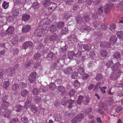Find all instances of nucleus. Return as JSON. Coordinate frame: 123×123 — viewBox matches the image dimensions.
<instances>
[{
    "instance_id": "obj_32",
    "label": "nucleus",
    "mask_w": 123,
    "mask_h": 123,
    "mask_svg": "<svg viewBox=\"0 0 123 123\" xmlns=\"http://www.w3.org/2000/svg\"><path fill=\"white\" fill-rule=\"evenodd\" d=\"M53 53L50 52L46 56V57L49 60H52L53 58Z\"/></svg>"
},
{
    "instance_id": "obj_14",
    "label": "nucleus",
    "mask_w": 123,
    "mask_h": 123,
    "mask_svg": "<svg viewBox=\"0 0 123 123\" xmlns=\"http://www.w3.org/2000/svg\"><path fill=\"white\" fill-rule=\"evenodd\" d=\"M23 106L19 105L15 106L13 109L15 111L18 112L21 111L23 109Z\"/></svg>"
},
{
    "instance_id": "obj_18",
    "label": "nucleus",
    "mask_w": 123,
    "mask_h": 123,
    "mask_svg": "<svg viewBox=\"0 0 123 123\" xmlns=\"http://www.w3.org/2000/svg\"><path fill=\"white\" fill-rule=\"evenodd\" d=\"M40 5L38 2L36 1L33 3L31 7L33 9H36L39 8Z\"/></svg>"
},
{
    "instance_id": "obj_21",
    "label": "nucleus",
    "mask_w": 123,
    "mask_h": 123,
    "mask_svg": "<svg viewBox=\"0 0 123 123\" xmlns=\"http://www.w3.org/2000/svg\"><path fill=\"white\" fill-rule=\"evenodd\" d=\"M30 108L31 110L34 113L36 112L37 108L35 105L31 104L30 106Z\"/></svg>"
},
{
    "instance_id": "obj_41",
    "label": "nucleus",
    "mask_w": 123,
    "mask_h": 123,
    "mask_svg": "<svg viewBox=\"0 0 123 123\" xmlns=\"http://www.w3.org/2000/svg\"><path fill=\"white\" fill-rule=\"evenodd\" d=\"M103 78V76L100 74H98L95 78L96 80L97 81H98Z\"/></svg>"
},
{
    "instance_id": "obj_31",
    "label": "nucleus",
    "mask_w": 123,
    "mask_h": 123,
    "mask_svg": "<svg viewBox=\"0 0 123 123\" xmlns=\"http://www.w3.org/2000/svg\"><path fill=\"white\" fill-rule=\"evenodd\" d=\"M117 34L118 37L120 39H123V31H118L117 32Z\"/></svg>"
},
{
    "instance_id": "obj_40",
    "label": "nucleus",
    "mask_w": 123,
    "mask_h": 123,
    "mask_svg": "<svg viewBox=\"0 0 123 123\" xmlns=\"http://www.w3.org/2000/svg\"><path fill=\"white\" fill-rule=\"evenodd\" d=\"M57 89L58 91L62 93H63L65 91V88L62 86H60L58 87Z\"/></svg>"
},
{
    "instance_id": "obj_25",
    "label": "nucleus",
    "mask_w": 123,
    "mask_h": 123,
    "mask_svg": "<svg viewBox=\"0 0 123 123\" xmlns=\"http://www.w3.org/2000/svg\"><path fill=\"white\" fill-rule=\"evenodd\" d=\"M75 53L74 52L72 51L69 52L68 54V57L70 60H71L73 58V56H74Z\"/></svg>"
},
{
    "instance_id": "obj_1",
    "label": "nucleus",
    "mask_w": 123,
    "mask_h": 123,
    "mask_svg": "<svg viewBox=\"0 0 123 123\" xmlns=\"http://www.w3.org/2000/svg\"><path fill=\"white\" fill-rule=\"evenodd\" d=\"M89 100L90 98H89L84 97L83 96L80 95L79 97L76 102L79 105L82 102L84 104L86 105L88 104Z\"/></svg>"
},
{
    "instance_id": "obj_13",
    "label": "nucleus",
    "mask_w": 123,
    "mask_h": 123,
    "mask_svg": "<svg viewBox=\"0 0 123 123\" xmlns=\"http://www.w3.org/2000/svg\"><path fill=\"white\" fill-rule=\"evenodd\" d=\"M64 23L62 22H60L58 23H55L54 27L56 29H61V28L63 27L64 25Z\"/></svg>"
},
{
    "instance_id": "obj_29",
    "label": "nucleus",
    "mask_w": 123,
    "mask_h": 123,
    "mask_svg": "<svg viewBox=\"0 0 123 123\" xmlns=\"http://www.w3.org/2000/svg\"><path fill=\"white\" fill-rule=\"evenodd\" d=\"M65 116H66L68 117L71 118L73 117L74 114L72 112L70 111H68L66 112Z\"/></svg>"
},
{
    "instance_id": "obj_20",
    "label": "nucleus",
    "mask_w": 123,
    "mask_h": 123,
    "mask_svg": "<svg viewBox=\"0 0 123 123\" xmlns=\"http://www.w3.org/2000/svg\"><path fill=\"white\" fill-rule=\"evenodd\" d=\"M117 37L115 35H113L111 36L110 39V41L112 43L115 44V43L117 39Z\"/></svg>"
},
{
    "instance_id": "obj_48",
    "label": "nucleus",
    "mask_w": 123,
    "mask_h": 123,
    "mask_svg": "<svg viewBox=\"0 0 123 123\" xmlns=\"http://www.w3.org/2000/svg\"><path fill=\"white\" fill-rule=\"evenodd\" d=\"M68 101V100L67 98L64 97L63 98L62 102V104L64 106H65L66 105Z\"/></svg>"
},
{
    "instance_id": "obj_56",
    "label": "nucleus",
    "mask_w": 123,
    "mask_h": 123,
    "mask_svg": "<svg viewBox=\"0 0 123 123\" xmlns=\"http://www.w3.org/2000/svg\"><path fill=\"white\" fill-rule=\"evenodd\" d=\"M39 91V90L37 89H33L32 90L33 93L34 95H37L38 94Z\"/></svg>"
},
{
    "instance_id": "obj_28",
    "label": "nucleus",
    "mask_w": 123,
    "mask_h": 123,
    "mask_svg": "<svg viewBox=\"0 0 123 123\" xmlns=\"http://www.w3.org/2000/svg\"><path fill=\"white\" fill-rule=\"evenodd\" d=\"M113 102V100L110 98H108V100L106 101L105 102V103L106 104V105L109 106L112 104Z\"/></svg>"
},
{
    "instance_id": "obj_36",
    "label": "nucleus",
    "mask_w": 123,
    "mask_h": 123,
    "mask_svg": "<svg viewBox=\"0 0 123 123\" xmlns=\"http://www.w3.org/2000/svg\"><path fill=\"white\" fill-rule=\"evenodd\" d=\"M103 7L100 6L98 9L96 13L98 15H101L102 14L103 12V10L102 9Z\"/></svg>"
},
{
    "instance_id": "obj_7",
    "label": "nucleus",
    "mask_w": 123,
    "mask_h": 123,
    "mask_svg": "<svg viewBox=\"0 0 123 123\" xmlns=\"http://www.w3.org/2000/svg\"><path fill=\"white\" fill-rule=\"evenodd\" d=\"M33 46V44L32 42L29 41L26 42L23 45V48L25 49L27 47H29L31 48Z\"/></svg>"
},
{
    "instance_id": "obj_64",
    "label": "nucleus",
    "mask_w": 123,
    "mask_h": 123,
    "mask_svg": "<svg viewBox=\"0 0 123 123\" xmlns=\"http://www.w3.org/2000/svg\"><path fill=\"white\" fill-rule=\"evenodd\" d=\"M18 121V118H15L14 119L12 120L10 123H16Z\"/></svg>"
},
{
    "instance_id": "obj_23",
    "label": "nucleus",
    "mask_w": 123,
    "mask_h": 123,
    "mask_svg": "<svg viewBox=\"0 0 123 123\" xmlns=\"http://www.w3.org/2000/svg\"><path fill=\"white\" fill-rule=\"evenodd\" d=\"M91 44H89L85 45L83 46V48L86 51H88L91 49Z\"/></svg>"
},
{
    "instance_id": "obj_57",
    "label": "nucleus",
    "mask_w": 123,
    "mask_h": 123,
    "mask_svg": "<svg viewBox=\"0 0 123 123\" xmlns=\"http://www.w3.org/2000/svg\"><path fill=\"white\" fill-rule=\"evenodd\" d=\"M86 25L83 26L81 27L80 29V31L82 32H85V31H87Z\"/></svg>"
},
{
    "instance_id": "obj_5",
    "label": "nucleus",
    "mask_w": 123,
    "mask_h": 123,
    "mask_svg": "<svg viewBox=\"0 0 123 123\" xmlns=\"http://www.w3.org/2000/svg\"><path fill=\"white\" fill-rule=\"evenodd\" d=\"M113 4L111 2H109L104 7V11L105 13H108L111 8L113 6Z\"/></svg>"
},
{
    "instance_id": "obj_22",
    "label": "nucleus",
    "mask_w": 123,
    "mask_h": 123,
    "mask_svg": "<svg viewBox=\"0 0 123 123\" xmlns=\"http://www.w3.org/2000/svg\"><path fill=\"white\" fill-rule=\"evenodd\" d=\"M61 116L59 114H56L54 116V119L56 121L59 122L61 120Z\"/></svg>"
},
{
    "instance_id": "obj_42",
    "label": "nucleus",
    "mask_w": 123,
    "mask_h": 123,
    "mask_svg": "<svg viewBox=\"0 0 123 123\" xmlns=\"http://www.w3.org/2000/svg\"><path fill=\"white\" fill-rule=\"evenodd\" d=\"M90 20V18L88 16L86 15L84 17V23H86L88 22Z\"/></svg>"
},
{
    "instance_id": "obj_61",
    "label": "nucleus",
    "mask_w": 123,
    "mask_h": 123,
    "mask_svg": "<svg viewBox=\"0 0 123 123\" xmlns=\"http://www.w3.org/2000/svg\"><path fill=\"white\" fill-rule=\"evenodd\" d=\"M5 72L2 69H0V79L3 77V75Z\"/></svg>"
},
{
    "instance_id": "obj_60",
    "label": "nucleus",
    "mask_w": 123,
    "mask_h": 123,
    "mask_svg": "<svg viewBox=\"0 0 123 123\" xmlns=\"http://www.w3.org/2000/svg\"><path fill=\"white\" fill-rule=\"evenodd\" d=\"M32 61L31 60L27 62V61H26L25 64V66L26 67H28L32 63Z\"/></svg>"
},
{
    "instance_id": "obj_9",
    "label": "nucleus",
    "mask_w": 123,
    "mask_h": 123,
    "mask_svg": "<svg viewBox=\"0 0 123 123\" xmlns=\"http://www.w3.org/2000/svg\"><path fill=\"white\" fill-rule=\"evenodd\" d=\"M8 76H12L15 72L13 69L11 67H10L7 70Z\"/></svg>"
},
{
    "instance_id": "obj_49",
    "label": "nucleus",
    "mask_w": 123,
    "mask_h": 123,
    "mask_svg": "<svg viewBox=\"0 0 123 123\" xmlns=\"http://www.w3.org/2000/svg\"><path fill=\"white\" fill-rule=\"evenodd\" d=\"M114 57L116 59H118L120 57V54L119 52H116L113 55Z\"/></svg>"
},
{
    "instance_id": "obj_16",
    "label": "nucleus",
    "mask_w": 123,
    "mask_h": 123,
    "mask_svg": "<svg viewBox=\"0 0 123 123\" xmlns=\"http://www.w3.org/2000/svg\"><path fill=\"white\" fill-rule=\"evenodd\" d=\"M39 92H43L44 93L47 92L48 91V89L45 86H41L39 88Z\"/></svg>"
},
{
    "instance_id": "obj_6",
    "label": "nucleus",
    "mask_w": 123,
    "mask_h": 123,
    "mask_svg": "<svg viewBox=\"0 0 123 123\" xmlns=\"http://www.w3.org/2000/svg\"><path fill=\"white\" fill-rule=\"evenodd\" d=\"M31 27L29 25H26L23 26L21 31L22 32L26 33L29 31L31 30Z\"/></svg>"
},
{
    "instance_id": "obj_3",
    "label": "nucleus",
    "mask_w": 123,
    "mask_h": 123,
    "mask_svg": "<svg viewBox=\"0 0 123 123\" xmlns=\"http://www.w3.org/2000/svg\"><path fill=\"white\" fill-rule=\"evenodd\" d=\"M84 115L82 114H80L77 115L72 120V123H76L79 122L83 118Z\"/></svg>"
},
{
    "instance_id": "obj_30",
    "label": "nucleus",
    "mask_w": 123,
    "mask_h": 123,
    "mask_svg": "<svg viewBox=\"0 0 123 123\" xmlns=\"http://www.w3.org/2000/svg\"><path fill=\"white\" fill-rule=\"evenodd\" d=\"M68 32V29L66 27H64L61 30V33L62 34H67Z\"/></svg>"
},
{
    "instance_id": "obj_26",
    "label": "nucleus",
    "mask_w": 123,
    "mask_h": 123,
    "mask_svg": "<svg viewBox=\"0 0 123 123\" xmlns=\"http://www.w3.org/2000/svg\"><path fill=\"white\" fill-rule=\"evenodd\" d=\"M31 100V98L28 97L27 98L25 104V107L26 108H27L30 104Z\"/></svg>"
},
{
    "instance_id": "obj_53",
    "label": "nucleus",
    "mask_w": 123,
    "mask_h": 123,
    "mask_svg": "<svg viewBox=\"0 0 123 123\" xmlns=\"http://www.w3.org/2000/svg\"><path fill=\"white\" fill-rule=\"evenodd\" d=\"M2 5L4 9H6L8 7L9 5L8 3H7L5 1H4Z\"/></svg>"
},
{
    "instance_id": "obj_47",
    "label": "nucleus",
    "mask_w": 123,
    "mask_h": 123,
    "mask_svg": "<svg viewBox=\"0 0 123 123\" xmlns=\"http://www.w3.org/2000/svg\"><path fill=\"white\" fill-rule=\"evenodd\" d=\"M40 31H39L38 30H37L35 31V33L34 34V36H35L40 37L41 36V34L40 32Z\"/></svg>"
},
{
    "instance_id": "obj_15",
    "label": "nucleus",
    "mask_w": 123,
    "mask_h": 123,
    "mask_svg": "<svg viewBox=\"0 0 123 123\" xmlns=\"http://www.w3.org/2000/svg\"><path fill=\"white\" fill-rule=\"evenodd\" d=\"M72 71V68L70 67L64 69L63 72L65 74L69 75Z\"/></svg>"
},
{
    "instance_id": "obj_4",
    "label": "nucleus",
    "mask_w": 123,
    "mask_h": 123,
    "mask_svg": "<svg viewBox=\"0 0 123 123\" xmlns=\"http://www.w3.org/2000/svg\"><path fill=\"white\" fill-rule=\"evenodd\" d=\"M36 73L33 72L31 73L29 77V80L31 83H33L36 78Z\"/></svg>"
},
{
    "instance_id": "obj_52",
    "label": "nucleus",
    "mask_w": 123,
    "mask_h": 123,
    "mask_svg": "<svg viewBox=\"0 0 123 123\" xmlns=\"http://www.w3.org/2000/svg\"><path fill=\"white\" fill-rule=\"evenodd\" d=\"M75 91L74 90H71L68 93V95L70 97L73 96L75 94Z\"/></svg>"
},
{
    "instance_id": "obj_46",
    "label": "nucleus",
    "mask_w": 123,
    "mask_h": 123,
    "mask_svg": "<svg viewBox=\"0 0 123 123\" xmlns=\"http://www.w3.org/2000/svg\"><path fill=\"white\" fill-rule=\"evenodd\" d=\"M40 55L39 53H37L35 54L33 58V60H36L37 59H39L40 58Z\"/></svg>"
},
{
    "instance_id": "obj_54",
    "label": "nucleus",
    "mask_w": 123,
    "mask_h": 123,
    "mask_svg": "<svg viewBox=\"0 0 123 123\" xmlns=\"http://www.w3.org/2000/svg\"><path fill=\"white\" fill-rule=\"evenodd\" d=\"M77 73L76 72H73L71 75L72 78L74 79L76 78L77 77Z\"/></svg>"
},
{
    "instance_id": "obj_45",
    "label": "nucleus",
    "mask_w": 123,
    "mask_h": 123,
    "mask_svg": "<svg viewBox=\"0 0 123 123\" xmlns=\"http://www.w3.org/2000/svg\"><path fill=\"white\" fill-rule=\"evenodd\" d=\"M120 66V64L119 63L116 62L114 65V66L112 67V69L113 70H115L118 67H119Z\"/></svg>"
},
{
    "instance_id": "obj_19",
    "label": "nucleus",
    "mask_w": 123,
    "mask_h": 123,
    "mask_svg": "<svg viewBox=\"0 0 123 123\" xmlns=\"http://www.w3.org/2000/svg\"><path fill=\"white\" fill-rule=\"evenodd\" d=\"M28 94V91L27 90L25 89L22 90L21 93V96L24 97H25Z\"/></svg>"
},
{
    "instance_id": "obj_50",
    "label": "nucleus",
    "mask_w": 123,
    "mask_h": 123,
    "mask_svg": "<svg viewBox=\"0 0 123 123\" xmlns=\"http://www.w3.org/2000/svg\"><path fill=\"white\" fill-rule=\"evenodd\" d=\"M113 63L112 61H109L107 63V66L108 67H111V68H112L113 67L112 66H113Z\"/></svg>"
},
{
    "instance_id": "obj_38",
    "label": "nucleus",
    "mask_w": 123,
    "mask_h": 123,
    "mask_svg": "<svg viewBox=\"0 0 123 123\" xmlns=\"http://www.w3.org/2000/svg\"><path fill=\"white\" fill-rule=\"evenodd\" d=\"M19 86L18 84H14L12 86V89L16 91L19 89Z\"/></svg>"
},
{
    "instance_id": "obj_62",
    "label": "nucleus",
    "mask_w": 123,
    "mask_h": 123,
    "mask_svg": "<svg viewBox=\"0 0 123 123\" xmlns=\"http://www.w3.org/2000/svg\"><path fill=\"white\" fill-rule=\"evenodd\" d=\"M40 64V62H36L34 65V67L35 68H37L39 66Z\"/></svg>"
},
{
    "instance_id": "obj_2",
    "label": "nucleus",
    "mask_w": 123,
    "mask_h": 123,
    "mask_svg": "<svg viewBox=\"0 0 123 123\" xmlns=\"http://www.w3.org/2000/svg\"><path fill=\"white\" fill-rule=\"evenodd\" d=\"M8 96L6 95L4 96L2 98L1 101L2 103V107L4 109L8 107L9 105L8 101Z\"/></svg>"
},
{
    "instance_id": "obj_43",
    "label": "nucleus",
    "mask_w": 123,
    "mask_h": 123,
    "mask_svg": "<svg viewBox=\"0 0 123 123\" xmlns=\"http://www.w3.org/2000/svg\"><path fill=\"white\" fill-rule=\"evenodd\" d=\"M68 102L70 105L69 107V108L70 109L71 108L72 106H73L74 105V100L70 99L68 100Z\"/></svg>"
},
{
    "instance_id": "obj_51",
    "label": "nucleus",
    "mask_w": 123,
    "mask_h": 123,
    "mask_svg": "<svg viewBox=\"0 0 123 123\" xmlns=\"http://www.w3.org/2000/svg\"><path fill=\"white\" fill-rule=\"evenodd\" d=\"M4 85L3 86V88L4 89H6L8 87L9 85V82L8 81H5L4 83Z\"/></svg>"
},
{
    "instance_id": "obj_24",
    "label": "nucleus",
    "mask_w": 123,
    "mask_h": 123,
    "mask_svg": "<svg viewBox=\"0 0 123 123\" xmlns=\"http://www.w3.org/2000/svg\"><path fill=\"white\" fill-rule=\"evenodd\" d=\"M51 3L50 0H45L43 2V4L44 7H46L49 6V5Z\"/></svg>"
},
{
    "instance_id": "obj_35",
    "label": "nucleus",
    "mask_w": 123,
    "mask_h": 123,
    "mask_svg": "<svg viewBox=\"0 0 123 123\" xmlns=\"http://www.w3.org/2000/svg\"><path fill=\"white\" fill-rule=\"evenodd\" d=\"M21 120L22 121V123H28V120L26 117L23 116L22 115Z\"/></svg>"
},
{
    "instance_id": "obj_59",
    "label": "nucleus",
    "mask_w": 123,
    "mask_h": 123,
    "mask_svg": "<svg viewBox=\"0 0 123 123\" xmlns=\"http://www.w3.org/2000/svg\"><path fill=\"white\" fill-rule=\"evenodd\" d=\"M102 0H94L93 1V3L95 5H97L98 4L100 3Z\"/></svg>"
},
{
    "instance_id": "obj_44",
    "label": "nucleus",
    "mask_w": 123,
    "mask_h": 123,
    "mask_svg": "<svg viewBox=\"0 0 123 123\" xmlns=\"http://www.w3.org/2000/svg\"><path fill=\"white\" fill-rule=\"evenodd\" d=\"M89 55L90 58L92 59H94L96 56V55L95 54L94 51H93L90 52Z\"/></svg>"
},
{
    "instance_id": "obj_37",
    "label": "nucleus",
    "mask_w": 123,
    "mask_h": 123,
    "mask_svg": "<svg viewBox=\"0 0 123 123\" xmlns=\"http://www.w3.org/2000/svg\"><path fill=\"white\" fill-rule=\"evenodd\" d=\"M34 100L36 103H39L41 101V98L38 96H36L35 97Z\"/></svg>"
},
{
    "instance_id": "obj_58",
    "label": "nucleus",
    "mask_w": 123,
    "mask_h": 123,
    "mask_svg": "<svg viewBox=\"0 0 123 123\" xmlns=\"http://www.w3.org/2000/svg\"><path fill=\"white\" fill-rule=\"evenodd\" d=\"M114 74V73L113 72L111 74V76L110 77L111 79L112 80H113L114 79H116L117 78V77L116 75L113 74Z\"/></svg>"
},
{
    "instance_id": "obj_33",
    "label": "nucleus",
    "mask_w": 123,
    "mask_h": 123,
    "mask_svg": "<svg viewBox=\"0 0 123 123\" xmlns=\"http://www.w3.org/2000/svg\"><path fill=\"white\" fill-rule=\"evenodd\" d=\"M66 4L69 6L73 5L74 3V0H65Z\"/></svg>"
},
{
    "instance_id": "obj_34",
    "label": "nucleus",
    "mask_w": 123,
    "mask_h": 123,
    "mask_svg": "<svg viewBox=\"0 0 123 123\" xmlns=\"http://www.w3.org/2000/svg\"><path fill=\"white\" fill-rule=\"evenodd\" d=\"M12 15L14 16H18L19 12L18 10L17 9L14 10L12 12Z\"/></svg>"
},
{
    "instance_id": "obj_17",
    "label": "nucleus",
    "mask_w": 123,
    "mask_h": 123,
    "mask_svg": "<svg viewBox=\"0 0 123 123\" xmlns=\"http://www.w3.org/2000/svg\"><path fill=\"white\" fill-rule=\"evenodd\" d=\"M101 55L103 57H105L107 55L108 53L105 50L102 49L100 51Z\"/></svg>"
},
{
    "instance_id": "obj_11",
    "label": "nucleus",
    "mask_w": 123,
    "mask_h": 123,
    "mask_svg": "<svg viewBox=\"0 0 123 123\" xmlns=\"http://www.w3.org/2000/svg\"><path fill=\"white\" fill-rule=\"evenodd\" d=\"M111 45L110 42H103L101 43L100 46L101 47L104 48L105 47H109Z\"/></svg>"
},
{
    "instance_id": "obj_12",
    "label": "nucleus",
    "mask_w": 123,
    "mask_h": 123,
    "mask_svg": "<svg viewBox=\"0 0 123 123\" xmlns=\"http://www.w3.org/2000/svg\"><path fill=\"white\" fill-rule=\"evenodd\" d=\"M31 17L30 15L25 14H23L22 17V20L25 22H26L28 21L30 18Z\"/></svg>"
},
{
    "instance_id": "obj_63",
    "label": "nucleus",
    "mask_w": 123,
    "mask_h": 123,
    "mask_svg": "<svg viewBox=\"0 0 123 123\" xmlns=\"http://www.w3.org/2000/svg\"><path fill=\"white\" fill-rule=\"evenodd\" d=\"M78 72L81 75L83 74L84 73V70L83 68H80Z\"/></svg>"
},
{
    "instance_id": "obj_55",
    "label": "nucleus",
    "mask_w": 123,
    "mask_h": 123,
    "mask_svg": "<svg viewBox=\"0 0 123 123\" xmlns=\"http://www.w3.org/2000/svg\"><path fill=\"white\" fill-rule=\"evenodd\" d=\"M14 1L17 5H20L22 4L23 2V1L22 0H14Z\"/></svg>"
},
{
    "instance_id": "obj_39",
    "label": "nucleus",
    "mask_w": 123,
    "mask_h": 123,
    "mask_svg": "<svg viewBox=\"0 0 123 123\" xmlns=\"http://www.w3.org/2000/svg\"><path fill=\"white\" fill-rule=\"evenodd\" d=\"M116 25L115 24H112L110 25L109 27V29L112 31H114L115 30Z\"/></svg>"
},
{
    "instance_id": "obj_10",
    "label": "nucleus",
    "mask_w": 123,
    "mask_h": 123,
    "mask_svg": "<svg viewBox=\"0 0 123 123\" xmlns=\"http://www.w3.org/2000/svg\"><path fill=\"white\" fill-rule=\"evenodd\" d=\"M14 31V27L13 26H10L9 27L6 31V33L8 35H11L13 32Z\"/></svg>"
},
{
    "instance_id": "obj_8",
    "label": "nucleus",
    "mask_w": 123,
    "mask_h": 123,
    "mask_svg": "<svg viewBox=\"0 0 123 123\" xmlns=\"http://www.w3.org/2000/svg\"><path fill=\"white\" fill-rule=\"evenodd\" d=\"M5 109V110L3 112L2 115L5 117H8L11 113V111L9 109H8L7 108Z\"/></svg>"
},
{
    "instance_id": "obj_27",
    "label": "nucleus",
    "mask_w": 123,
    "mask_h": 123,
    "mask_svg": "<svg viewBox=\"0 0 123 123\" xmlns=\"http://www.w3.org/2000/svg\"><path fill=\"white\" fill-rule=\"evenodd\" d=\"M76 21L78 24H80L82 22V17L80 15H78L76 18Z\"/></svg>"
}]
</instances>
